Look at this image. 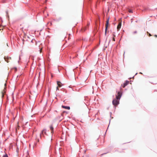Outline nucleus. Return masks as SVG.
<instances>
[{
  "label": "nucleus",
  "mask_w": 157,
  "mask_h": 157,
  "mask_svg": "<svg viewBox=\"0 0 157 157\" xmlns=\"http://www.w3.org/2000/svg\"><path fill=\"white\" fill-rule=\"evenodd\" d=\"M119 100L117 99L116 98L115 99H114L112 101L113 104L114 106H117L118 105L119 103Z\"/></svg>",
  "instance_id": "nucleus-1"
},
{
  "label": "nucleus",
  "mask_w": 157,
  "mask_h": 157,
  "mask_svg": "<svg viewBox=\"0 0 157 157\" xmlns=\"http://www.w3.org/2000/svg\"><path fill=\"white\" fill-rule=\"evenodd\" d=\"M122 95V93L120 91H118L117 94L116 95V98L117 99L120 100Z\"/></svg>",
  "instance_id": "nucleus-2"
},
{
  "label": "nucleus",
  "mask_w": 157,
  "mask_h": 157,
  "mask_svg": "<svg viewBox=\"0 0 157 157\" xmlns=\"http://www.w3.org/2000/svg\"><path fill=\"white\" fill-rule=\"evenodd\" d=\"M47 135L46 132V129H44L40 134V136L41 138L43 136H44V135Z\"/></svg>",
  "instance_id": "nucleus-3"
},
{
  "label": "nucleus",
  "mask_w": 157,
  "mask_h": 157,
  "mask_svg": "<svg viewBox=\"0 0 157 157\" xmlns=\"http://www.w3.org/2000/svg\"><path fill=\"white\" fill-rule=\"evenodd\" d=\"M129 82V81L126 80L123 84L122 85V86L124 88L127 85H128Z\"/></svg>",
  "instance_id": "nucleus-4"
},
{
  "label": "nucleus",
  "mask_w": 157,
  "mask_h": 157,
  "mask_svg": "<svg viewBox=\"0 0 157 157\" xmlns=\"http://www.w3.org/2000/svg\"><path fill=\"white\" fill-rule=\"evenodd\" d=\"M109 18H108L106 22V25H105V34H106V31H107V28L108 27V25L109 23Z\"/></svg>",
  "instance_id": "nucleus-5"
},
{
  "label": "nucleus",
  "mask_w": 157,
  "mask_h": 157,
  "mask_svg": "<svg viewBox=\"0 0 157 157\" xmlns=\"http://www.w3.org/2000/svg\"><path fill=\"white\" fill-rule=\"evenodd\" d=\"M50 129L51 131V133L52 134H53L54 133V128L52 125H51L50 126Z\"/></svg>",
  "instance_id": "nucleus-6"
},
{
  "label": "nucleus",
  "mask_w": 157,
  "mask_h": 157,
  "mask_svg": "<svg viewBox=\"0 0 157 157\" xmlns=\"http://www.w3.org/2000/svg\"><path fill=\"white\" fill-rule=\"evenodd\" d=\"M62 107L67 109H70V107L69 106H65L64 105H62Z\"/></svg>",
  "instance_id": "nucleus-7"
},
{
  "label": "nucleus",
  "mask_w": 157,
  "mask_h": 157,
  "mask_svg": "<svg viewBox=\"0 0 157 157\" xmlns=\"http://www.w3.org/2000/svg\"><path fill=\"white\" fill-rule=\"evenodd\" d=\"M62 18L61 17H59L57 18H56L54 19V21H59Z\"/></svg>",
  "instance_id": "nucleus-8"
},
{
  "label": "nucleus",
  "mask_w": 157,
  "mask_h": 157,
  "mask_svg": "<svg viewBox=\"0 0 157 157\" xmlns=\"http://www.w3.org/2000/svg\"><path fill=\"white\" fill-rule=\"evenodd\" d=\"M57 85H58V86H59V87H61L62 85H61V84H62V83L60 82L59 81H57Z\"/></svg>",
  "instance_id": "nucleus-9"
},
{
  "label": "nucleus",
  "mask_w": 157,
  "mask_h": 157,
  "mask_svg": "<svg viewBox=\"0 0 157 157\" xmlns=\"http://www.w3.org/2000/svg\"><path fill=\"white\" fill-rule=\"evenodd\" d=\"M2 157H9L8 155L7 154L5 153V155H3Z\"/></svg>",
  "instance_id": "nucleus-10"
},
{
  "label": "nucleus",
  "mask_w": 157,
  "mask_h": 157,
  "mask_svg": "<svg viewBox=\"0 0 157 157\" xmlns=\"http://www.w3.org/2000/svg\"><path fill=\"white\" fill-rule=\"evenodd\" d=\"M128 12L129 13H133V11H132V10H130V9L129 10Z\"/></svg>",
  "instance_id": "nucleus-11"
},
{
  "label": "nucleus",
  "mask_w": 157,
  "mask_h": 157,
  "mask_svg": "<svg viewBox=\"0 0 157 157\" xmlns=\"http://www.w3.org/2000/svg\"><path fill=\"white\" fill-rule=\"evenodd\" d=\"M113 40L114 41H115V39L114 38V37H115V36L114 35V34H113Z\"/></svg>",
  "instance_id": "nucleus-12"
},
{
  "label": "nucleus",
  "mask_w": 157,
  "mask_h": 157,
  "mask_svg": "<svg viewBox=\"0 0 157 157\" xmlns=\"http://www.w3.org/2000/svg\"><path fill=\"white\" fill-rule=\"evenodd\" d=\"M4 59H5V61H6L7 62H8V61L6 59V57H4Z\"/></svg>",
  "instance_id": "nucleus-13"
},
{
  "label": "nucleus",
  "mask_w": 157,
  "mask_h": 157,
  "mask_svg": "<svg viewBox=\"0 0 157 157\" xmlns=\"http://www.w3.org/2000/svg\"><path fill=\"white\" fill-rule=\"evenodd\" d=\"M19 128H20V126H19V125H18L17 127V128L16 130H17V129H19Z\"/></svg>",
  "instance_id": "nucleus-14"
},
{
  "label": "nucleus",
  "mask_w": 157,
  "mask_h": 157,
  "mask_svg": "<svg viewBox=\"0 0 157 157\" xmlns=\"http://www.w3.org/2000/svg\"><path fill=\"white\" fill-rule=\"evenodd\" d=\"M136 33H137V31H135L133 33V34Z\"/></svg>",
  "instance_id": "nucleus-15"
},
{
  "label": "nucleus",
  "mask_w": 157,
  "mask_h": 157,
  "mask_svg": "<svg viewBox=\"0 0 157 157\" xmlns=\"http://www.w3.org/2000/svg\"><path fill=\"white\" fill-rule=\"evenodd\" d=\"M149 34V36H151V34H150V33H148Z\"/></svg>",
  "instance_id": "nucleus-16"
},
{
  "label": "nucleus",
  "mask_w": 157,
  "mask_h": 157,
  "mask_svg": "<svg viewBox=\"0 0 157 157\" xmlns=\"http://www.w3.org/2000/svg\"><path fill=\"white\" fill-rule=\"evenodd\" d=\"M58 90V87H57V88H56V90Z\"/></svg>",
  "instance_id": "nucleus-17"
},
{
  "label": "nucleus",
  "mask_w": 157,
  "mask_h": 157,
  "mask_svg": "<svg viewBox=\"0 0 157 157\" xmlns=\"http://www.w3.org/2000/svg\"><path fill=\"white\" fill-rule=\"evenodd\" d=\"M15 71H17V68H15Z\"/></svg>",
  "instance_id": "nucleus-18"
},
{
  "label": "nucleus",
  "mask_w": 157,
  "mask_h": 157,
  "mask_svg": "<svg viewBox=\"0 0 157 157\" xmlns=\"http://www.w3.org/2000/svg\"><path fill=\"white\" fill-rule=\"evenodd\" d=\"M155 36L156 37H157V35H155Z\"/></svg>",
  "instance_id": "nucleus-19"
},
{
  "label": "nucleus",
  "mask_w": 157,
  "mask_h": 157,
  "mask_svg": "<svg viewBox=\"0 0 157 157\" xmlns=\"http://www.w3.org/2000/svg\"><path fill=\"white\" fill-rule=\"evenodd\" d=\"M106 153H104V154H102L101 155H103V154H105Z\"/></svg>",
  "instance_id": "nucleus-20"
},
{
  "label": "nucleus",
  "mask_w": 157,
  "mask_h": 157,
  "mask_svg": "<svg viewBox=\"0 0 157 157\" xmlns=\"http://www.w3.org/2000/svg\"><path fill=\"white\" fill-rule=\"evenodd\" d=\"M140 74H142V73L141 72H140Z\"/></svg>",
  "instance_id": "nucleus-21"
},
{
  "label": "nucleus",
  "mask_w": 157,
  "mask_h": 157,
  "mask_svg": "<svg viewBox=\"0 0 157 157\" xmlns=\"http://www.w3.org/2000/svg\"><path fill=\"white\" fill-rule=\"evenodd\" d=\"M86 152V151L85 150V151L84 152L85 153Z\"/></svg>",
  "instance_id": "nucleus-22"
},
{
  "label": "nucleus",
  "mask_w": 157,
  "mask_h": 157,
  "mask_svg": "<svg viewBox=\"0 0 157 157\" xmlns=\"http://www.w3.org/2000/svg\"><path fill=\"white\" fill-rule=\"evenodd\" d=\"M132 19H133V18H132V19H131V20L132 21Z\"/></svg>",
  "instance_id": "nucleus-23"
},
{
  "label": "nucleus",
  "mask_w": 157,
  "mask_h": 157,
  "mask_svg": "<svg viewBox=\"0 0 157 157\" xmlns=\"http://www.w3.org/2000/svg\"><path fill=\"white\" fill-rule=\"evenodd\" d=\"M19 59H20V57H19Z\"/></svg>",
  "instance_id": "nucleus-24"
},
{
  "label": "nucleus",
  "mask_w": 157,
  "mask_h": 157,
  "mask_svg": "<svg viewBox=\"0 0 157 157\" xmlns=\"http://www.w3.org/2000/svg\"><path fill=\"white\" fill-rule=\"evenodd\" d=\"M137 73H136V74H135V75H137Z\"/></svg>",
  "instance_id": "nucleus-25"
},
{
  "label": "nucleus",
  "mask_w": 157,
  "mask_h": 157,
  "mask_svg": "<svg viewBox=\"0 0 157 157\" xmlns=\"http://www.w3.org/2000/svg\"><path fill=\"white\" fill-rule=\"evenodd\" d=\"M31 42H33V40H32L31 41Z\"/></svg>",
  "instance_id": "nucleus-26"
}]
</instances>
